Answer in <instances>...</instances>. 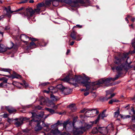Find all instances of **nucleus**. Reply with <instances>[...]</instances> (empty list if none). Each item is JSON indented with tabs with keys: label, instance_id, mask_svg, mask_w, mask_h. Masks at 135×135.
<instances>
[{
	"label": "nucleus",
	"instance_id": "nucleus-1",
	"mask_svg": "<svg viewBox=\"0 0 135 135\" xmlns=\"http://www.w3.org/2000/svg\"><path fill=\"white\" fill-rule=\"evenodd\" d=\"M83 79L86 81H82L83 80V78L81 76H75L74 78H70L69 76H67L65 78H64L62 80L65 81L70 83V81H73L75 82H77L79 83H82L84 84V86H85L86 88L85 91L88 90L90 88V81L89 78L88 76L84 74L83 76Z\"/></svg>",
	"mask_w": 135,
	"mask_h": 135
},
{
	"label": "nucleus",
	"instance_id": "nucleus-2",
	"mask_svg": "<svg viewBox=\"0 0 135 135\" xmlns=\"http://www.w3.org/2000/svg\"><path fill=\"white\" fill-rule=\"evenodd\" d=\"M91 127V125L89 124L85 126H81L78 128H76L74 126L72 132L74 135H79Z\"/></svg>",
	"mask_w": 135,
	"mask_h": 135
},
{
	"label": "nucleus",
	"instance_id": "nucleus-3",
	"mask_svg": "<svg viewBox=\"0 0 135 135\" xmlns=\"http://www.w3.org/2000/svg\"><path fill=\"white\" fill-rule=\"evenodd\" d=\"M32 117L34 118L32 120H31V121L29 122V125L32 126V124H34L35 122H38L36 126L35 127V129L36 131H38L41 130L42 129V127L40 126V119L39 118H37V117L38 116H37L36 113H32Z\"/></svg>",
	"mask_w": 135,
	"mask_h": 135
},
{
	"label": "nucleus",
	"instance_id": "nucleus-4",
	"mask_svg": "<svg viewBox=\"0 0 135 135\" xmlns=\"http://www.w3.org/2000/svg\"><path fill=\"white\" fill-rule=\"evenodd\" d=\"M118 77L117 78H115L114 79L112 78H107L106 79L104 80L103 79H101L98 80V82H96L94 83V86L97 85H99L100 84L104 83L105 84H106L107 83H109L111 80L114 81L117 80Z\"/></svg>",
	"mask_w": 135,
	"mask_h": 135
},
{
	"label": "nucleus",
	"instance_id": "nucleus-5",
	"mask_svg": "<svg viewBox=\"0 0 135 135\" xmlns=\"http://www.w3.org/2000/svg\"><path fill=\"white\" fill-rule=\"evenodd\" d=\"M34 14V12L33 9L30 7L26 8L23 13V15L27 17L28 20H30V17H32Z\"/></svg>",
	"mask_w": 135,
	"mask_h": 135
},
{
	"label": "nucleus",
	"instance_id": "nucleus-6",
	"mask_svg": "<svg viewBox=\"0 0 135 135\" xmlns=\"http://www.w3.org/2000/svg\"><path fill=\"white\" fill-rule=\"evenodd\" d=\"M14 44L13 43L11 42L8 45V47L7 48L5 47L4 45L2 44H0V52H5L7 49H11L13 46Z\"/></svg>",
	"mask_w": 135,
	"mask_h": 135
},
{
	"label": "nucleus",
	"instance_id": "nucleus-7",
	"mask_svg": "<svg viewBox=\"0 0 135 135\" xmlns=\"http://www.w3.org/2000/svg\"><path fill=\"white\" fill-rule=\"evenodd\" d=\"M72 1L75 4L79 3L86 7L89 5L90 3L89 0H73Z\"/></svg>",
	"mask_w": 135,
	"mask_h": 135
},
{
	"label": "nucleus",
	"instance_id": "nucleus-8",
	"mask_svg": "<svg viewBox=\"0 0 135 135\" xmlns=\"http://www.w3.org/2000/svg\"><path fill=\"white\" fill-rule=\"evenodd\" d=\"M26 118H23L22 117L19 119H15L16 120L15 122V124L17 127H18L23 123V121L26 119Z\"/></svg>",
	"mask_w": 135,
	"mask_h": 135
},
{
	"label": "nucleus",
	"instance_id": "nucleus-9",
	"mask_svg": "<svg viewBox=\"0 0 135 135\" xmlns=\"http://www.w3.org/2000/svg\"><path fill=\"white\" fill-rule=\"evenodd\" d=\"M106 111V110H104L102 112L101 114H99L98 116L97 119L95 121V123L96 124L98 121L99 120L100 118H101L103 119L104 118L106 117L107 115L105 114V113Z\"/></svg>",
	"mask_w": 135,
	"mask_h": 135
},
{
	"label": "nucleus",
	"instance_id": "nucleus-10",
	"mask_svg": "<svg viewBox=\"0 0 135 135\" xmlns=\"http://www.w3.org/2000/svg\"><path fill=\"white\" fill-rule=\"evenodd\" d=\"M4 10L6 12V15L9 18H10L11 17V15L10 14L14 12V11H12L11 10V8L10 6H8L7 8L4 7Z\"/></svg>",
	"mask_w": 135,
	"mask_h": 135
},
{
	"label": "nucleus",
	"instance_id": "nucleus-11",
	"mask_svg": "<svg viewBox=\"0 0 135 135\" xmlns=\"http://www.w3.org/2000/svg\"><path fill=\"white\" fill-rule=\"evenodd\" d=\"M11 70L10 69H4V68H1L0 69V75H2L4 76H6L7 77H9V75H7L5 74H4L2 72H7L9 74H10V72L11 71Z\"/></svg>",
	"mask_w": 135,
	"mask_h": 135
},
{
	"label": "nucleus",
	"instance_id": "nucleus-12",
	"mask_svg": "<svg viewBox=\"0 0 135 135\" xmlns=\"http://www.w3.org/2000/svg\"><path fill=\"white\" fill-rule=\"evenodd\" d=\"M4 108L6 109L10 113H12L16 111V110L15 109L12 107L8 106H2L1 107V109L2 110H3Z\"/></svg>",
	"mask_w": 135,
	"mask_h": 135
},
{
	"label": "nucleus",
	"instance_id": "nucleus-13",
	"mask_svg": "<svg viewBox=\"0 0 135 135\" xmlns=\"http://www.w3.org/2000/svg\"><path fill=\"white\" fill-rule=\"evenodd\" d=\"M126 65L124 63L121 64V65H119L116 68V69L117 71H120L123 70H126Z\"/></svg>",
	"mask_w": 135,
	"mask_h": 135
},
{
	"label": "nucleus",
	"instance_id": "nucleus-14",
	"mask_svg": "<svg viewBox=\"0 0 135 135\" xmlns=\"http://www.w3.org/2000/svg\"><path fill=\"white\" fill-rule=\"evenodd\" d=\"M55 88H54L53 86H50L48 88V90H44V92L46 93H48L50 92L52 93H55V91H53V90H55L54 89Z\"/></svg>",
	"mask_w": 135,
	"mask_h": 135
},
{
	"label": "nucleus",
	"instance_id": "nucleus-15",
	"mask_svg": "<svg viewBox=\"0 0 135 135\" xmlns=\"http://www.w3.org/2000/svg\"><path fill=\"white\" fill-rule=\"evenodd\" d=\"M20 38L22 41L24 42L25 41V40L29 39V37L24 34H22L21 35Z\"/></svg>",
	"mask_w": 135,
	"mask_h": 135
},
{
	"label": "nucleus",
	"instance_id": "nucleus-16",
	"mask_svg": "<svg viewBox=\"0 0 135 135\" xmlns=\"http://www.w3.org/2000/svg\"><path fill=\"white\" fill-rule=\"evenodd\" d=\"M69 108L73 112H75L76 110V108L74 104H72L69 105Z\"/></svg>",
	"mask_w": 135,
	"mask_h": 135
},
{
	"label": "nucleus",
	"instance_id": "nucleus-17",
	"mask_svg": "<svg viewBox=\"0 0 135 135\" xmlns=\"http://www.w3.org/2000/svg\"><path fill=\"white\" fill-rule=\"evenodd\" d=\"M61 0H52V2L53 6L57 7L58 6L59 4V2Z\"/></svg>",
	"mask_w": 135,
	"mask_h": 135
},
{
	"label": "nucleus",
	"instance_id": "nucleus-18",
	"mask_svg": "<svg viewBox=\"0 0 135 135\" xmlns=\"http://www.w3.org/2000/svg\"><path fill=\"white\" fill-rule=\"evenodd\" d=\"M121 59L118 57H115V60L114 61V63L117 65H119L121 64Z\"/></svg>",
	"mask_w": 135,
	"mask_h": 135
},
{
	"label": "nucleus",
	"instance_id": "nucleus-19",
	"mask_svg": "<svg viewBox=\"0 0 135 135\" xmlns=\"http://www.w3.org/2000/svg\"><path fill=\"white\" fill-rule=\"evenodd\" d=\"M90 111H91V109H89L86 112L85 115L88 117H93L92 113L90 112Z\"/></svg>",
	"mask_w": 135,
	"mask_h": 135
},
{
	"label": "nucleus",
	"instance_id": "nucleus-20",
	"mask_svg": "<svg viewBox=\"0 0 135 135\" xmlns=\"http://www.w3.org/2000/svg\"><path fill=\"white\" fill-rule=\"evenodd\" d=\"M63 91L65 92V94H69L72 92V90L69 88H64Z\"/></svg>",
	"mask_w": 135,
	"mask_h": 135
},
{
	"label": "nucleus",
	"instance_id": "nucleus-21",
	"mask_svg": "<svg viewBox=\"0 0 135 135\" xmlns=\"http://www.w3.org/2000/svg\"><path fill=\"white\" fill-rule=\"evenodd\" d=\"M101 129H102L101 128H99L98 129H97L96 127L94 128L92 130V133L93 134L97 133L98 131H100Z\"/></svg>",
	"mask_w": 135,
	"mask_h": 135
},
{
	"label": "nucleus",
	"instance_id": "nucleus-22",
	"mask_svg": "<svg viewBox=\"0 0 135 135\" xmlns=\"http://www.w3.org/2000/svg\"><path fill=\"white\" fill-rule=\"evenodd\" d=\"M13 74V75H12L11 76V77L12 79L15 78H21V75L17 74L15 72H14Z\"/></svg>",
	"mask_w": 135,
	"mask_h": 135
},
{
	"label": "nucleus",
	"instance_id": "nucleus-23",
	"mask_svg": "<svg viewBox=\"0 0 135 135\" xmlns=\"http://www.w3.org/2000/svg\"><path fill=\"white\" fill-rule=\"evenodd\" d=\"M41 103L40 104L41 105H44L46 104V101L45 98L43 97H41L40 98Z\"/></svg>",
	"mask_w": 135,
	"mask_h": 135
},
{
	"label": "nucleus",
	"instance_id": "nucleus-24",
	"mask_svg": "<svg viewBox=\"0 0 135 135\" xmlns=\"http://www.w3.org/2000/svg\"><path fill=\"white\" fill-rule=\"evenodd\" d=\"M50 98L51 100L54 101H56L59 99L57 97L55 96L52 94L51 95Z\"/></svg>",
	"mask_w": 135,
	"mask_h": 135
},
{
	"label": "nucleus",
	"instance_id": "nucleus-25",
	"mask_svg": "<svg viewBox=\"0 0 135 135\" xmlns=\"http://www.w3.org/2000/svg\"><path fill=\"white\" fill-rule=\"evenodd\" d=\"M91 111L90 112V113H92V115L96 114H98L99 112L96 109H91Z\"/></svg>",
	"mask_w": 135,
	"mask_h": 135
},
{
	"label": "nucleus",
	"instance_id": "nucleus-26",
	"mask_svg": "<svg viewBox=\"0 0 135 135\" xmlns=\"http://www.w3.org/2000/svg\"><path fill=\"white\" fill-rule=\"evenodd\" d=\"M7 81H4L0 84V88H5L6 86V83Z\"/></svg>",
	"mask_w": 135,
	"mask_h": 135
},
{
	"label": "nucleus",
	"instance_id": "nucleus-27",
	"mask_svg": "<svg viewBox=\"0 0 135 135\" xmlns=\"http://www.w3.org/2000/svg\"><path fill=\"white\" fill-rule=\"evenodd\" d=\"M120 115L121 118L123 119L129 118L131 117V116L129 115H123L120 114Z\"/></svg>",
	"mask_w": 135,
	"mask_h": 135
},
{
	"label": "nucleus",
	"instance_id": "nucleus-28",
	"mask_svg": "<svg viewBox=\"0 0 135 135\" xmlns=\"http://www.w3.org/2000/svg\"><path fill=\"white\" fill-rule=\"evenodd\" d=\"M59 124H61L60 123V122L59 120H58L57 121V122L54 124L53 125H51V127L52 128H56V127H57L58 125H59Z\"/></svg>",
	"mask_w": 135,
	"mask_h": 135
},
{
	"label": "nucleus",
	"instance_id": "nucleus-29",
	"mask_svg": "<svg viewBox=\"0 0 135 135\" xmlns=\"http://www.w3.org/2000/svg\"><path fill=\"white\" fill-rule=\"evenodd\" d=\"M56 88H57V89H59L62 91H63L64 88L63 85L61 84L57 85Z\"/></svg>",
	"mask_w": 135,
	"mask_h": 135
},
{
	"label": "nucleus",
	"instance_id": "nucleus-30",
	"mask_svg": "<svg viewBox=\"0 0 135 135\" xmlns=\"http://www.w3.org/2000/svg\"><path fill=\"white\" fill-rule=\"evenodd\" d=\"M45 5L44 2H42L38 4L37 6V8H40L43 6H45Z\"/></svg>",
	"mask_w": 135,
	"mask_h": 135
},
{
	"label": "nucleus",
	"instance_id": "nucleus-31",
	"mask_svg": "<svg viewBox=\"0 0 135 135\" xmlns=\"http://www.w3.org/2000/svg\"><path fill=\"white\" fill-rule=\"evenodd\" d=\"M52 0H48L46 1L45 7L46 6H49L51 4V2Z\"/></svg>",
	"mask_w": 135,
	"mask_h": 135
},
{
	"label": "nucleus",
	"instance_id": "nucleus-32",
	"mask_svg": "<svg viewBox=\"0 0 135 135\" xmlns=\"http://www.w3.org/2000/svg\"><path fill=\"white\" fill-rule=\"evenodd\" d=\"M41 9L40 8H37L36 9H35L33 10L34 12V14H38L40 12Z\"/></svg>",
	"mask_w": 135,
	"mask_h": 135
},
{
	"label": "nucleus",
	"instance_id": "nucleus-33",
	"mask_svg": "<svg viewBox=\"0 0 135 135\" xmlns=\"http://www.w3.org/2000/svg\"><path fill=\"white\" fill-rule=\"evenodd\" d=\"M42 126H44V127H46V128L45 129L46 131L48 132L49 131L50 129V128L48 126H47L44 123H42Z\"/></svg>",
	"mask_w": 135,
	"mask_h": 135
},
{
	"label": "nucleus",
	"instance_id": "nucleus-34",
	"mask_svg": "<svg viewBox=\"0 0 135 135\" xmlns=\"http://www.w3.org/2000/svg\"><path fill=\"white\" fill-rule=\"evenodd\" d=\"M71 37L74 40H75L76 38V37H77V36H76V35L74 32H73L71 33L70 35Z\"/></svg>",
	"mask_w": 135,
	"mask_h": 135
},
{
	"label": "nucleus",
	"instance_id": "nucleus-35",
	"mask_svg": "<svg viewBox=\"0 0 135 135\" xmlns=\"http://www.w3.org/2000/svg\"><path fill=\"white\" fill-rule=\"evenodd\" d=\"M46 109L48 110V111L51 114H53L55 113L54 110L51 109L46 108Z\"/></svg>",
	"mask_w": 135,
	"mask_h": 135
},
{
	"label": "nucleus",
	"instance_id": "nucleus-36",
	"mask_svg": "<svg viewBox=\"0 0 135 135\" xmlns=\"http://www.w3.org/2000/svg\"><path fill=\"white\" fill-rule=\"evenodd\" d=\"M4 31V28L2 26H0V33L2 35V36H3Z\"/></svg>",
	"mask_w": 135,
	"mask_h": 135
},
{
	"label": "nucleus",
	"instance_id": "nucleus-37",
	"mask_svg": "<svg viewBox=\"0 0 135 135\" xmlns=\"http://www.w3.org/2000/svg\"><path fill=\"white\" fill-rule=\"evenodd\" d=\"M102 129H101L100 131H98L99 132L101 133H104V131H106V129L104 128H102L101 127Z\"/></svg>",
	"mask_w": 135,
	"mask_h": 135
},
{
	"label": "nucleus",
	"instance_id": "nucleus-38",
	"mask_svg": "<svg viewBox=\"0 0 135 135\" xmlns=\"http://www.w3.org/2000/svg\"><path fill=\"white\" fill-rule=\"evenodd\" d=\"M52 103H54L52 101H50L48 103H47V105L48 106L51 107V106H52V105L53 104Z\"/></svg>",
	"mask_w": 135,
	"mask_h": 135
},
{
	"label": "nucleus",
	"instance_id": "nucleus-39",
	"mask_svg": "<svg viewBox=\"0 0 135 135\" xmlns=\"http://www.w3.org/2000/svg\"><path fill=\"white\" fill-rule=\"evenodd\" d=\"M135 38L132 40V46L133 47V48L135 49Z\"/></svg>",
	"mask_w": 135,
	"mask_h": 135
},
{
	"label": "nucleus",
	"instance_id": "nucleus-40",
	"mask_svg": "<svg viewBox=\"0 0 135 135\" xmlns=\"http://www.w3.org/2000/svg\"><path fill=\"white\" fill-rule=\"evenodd\" d=\"M119 113L120 112L119 110V109H118L117 111L115 112L114 113V116L116 117H118V115H119Z\"/></svg>",
	"mask_w": 135,
	"mask_h": 135
},
{
	"label": "nucleus",
	"instance_id": "nucleus-41",
	"mask_svg": "<svg viewBox=\"0 0 135 135\" xmlns=\"http://www.w3.org/2000/svg\"><path fill=\"white\" fill-rule=\"evenodd\" d=\"M52 104H53L52 105V106H51V107L55 109H57V107L59 105V104H58L57 105H55L54 103H52Z\"/></svg>",
	"mask_w": 135,
	"mask_h": 135
},
{
	"label": "nucleus",
	"instance_id": "nucleus-42",
	"mask_svg": "<svg viewBox=\"0 0 135 135\" xmlns=\"http://www.w3.org/2000/svg\"><path fill=\"white\" fill-rule=\"evenodd\" d=\"M57 131L58 130L56 129H55L54 130L52 129L51 131V132L54 134H56L57 133Z\"/></svg>",
	"mask_w": 135,
	"mask_h": 135
},
{
	"label": "nucleus",
	"instance_id": "nucleus-43",
	"mask_svg": "<svg viewBox=\"0 0 135 135\" xmlns=\"http://www.w3.org/2000/svg\"><path fill=\"white\" fill-rule=\"evenodd\" d=\"M68 124V121L65 122L63 123V127L64 128H65V129L66 128V126Z\"/></svg>",
	"mask_w": 135,
	"mask_h": 135
},
{
	"label": "nucleus",
	"instance_id": "nucleus-44",
	"mask_svg": "<svg viewBox=\"0 0 135 135\" xmlns=\"http://www.w3.org/2000/svg\"><path fill=\"white\" fill-rule=\"evenodd\" d=\"M49 82H45L44 83H41V84H40L39 85V86L41 85L42 86H45L47 85V84H49Z\"/></svg>",
	"mask_w": 135,
	"mask_h": 135
},
{
	"label": "nucleus",
	"instance_id": "nucleus-45",
	"mask_svg": "<svg viewBox=\"0 0 135 135\" xmlns=\"http://www.w3.org/2000/svg\"><path fill=\"white\" fill-rule=\"evenodd\" d=\"M30 46H33V47L35 48L36 47V45L33 42H32L30 43Z\"/></svg>",
	"mask_w": 135,
	"mask_h": 135
},
{
	"label": "nucleus",
	"instance_id": "nucleus-46",
	"mask_svg": "<svg viewBox=\"0 0 135 135\" xmlns=\"http://www.w3.org/2000/svg\"><path fill=\"white\" fill-rule=\"evenodd\" d=\"M27 1V0H23L21 1L20 2H19L18 3V4H20L21 3H26Z\"/></svg>",
	"mask_w": 135,
	"mask_h": 135
},
{
	"label": "nucleus",
	"instance_id": "nucleus-47",
	"mask_svg": "<svg viewBox=\"0 0 135 135\" xmlns=\"http://www.w3.org/2000/svg\"><path fill=\"white\" fill-rule=\"evenodd\" d=\"M114 95L115 94H111L110 97H109L107 100L111 98H112L113 97Z\"/></svg>",
	"mask_w": 135,
	"mask_h": 135
},
{
	"label": "nucleus",
	"instance_id": "nucleus-48",
	"mask_svg": "<svg viewBox=\"0 0 135 135\" xmlns=\"http://www.w3.org/2000/svg\"><path fill=\"white\" fill-rule=\"evenodd\" d=\"M13 120V119H9V118H8V119L7 121L9 123L12 122V121Z\"/></svg>",
	"mask_w": 135,
	"mask_h": 135
},
{
	"label": "nucleus",
	"instance_id": "nucleus-49",
	"mask_svg": "<svg viewBox=\"0 0 135 135\" xmlns=\"http://www.w3.org/2000/svg\"><path fill=\"white\" fill-rule=\"evenodd\" d=\"M23 7H22L21 8H19V9H18L17 10L15 11H14V12H18V11H20V10H22L23 9Z\"/></svg>",
	"mask_w": 135,
	"mask_h": 135
},
{
	"label": "nucleus",
	"instance_id": "nucleus-50",
	"mask_svg": "<svg viewBox=\"0 0 135 135\" xmlns=\"http://www.w3.org/2000/svg\"><path fill=\"white\" fill-rule=\"evenodd\" d=\"M10 28V27L9 26H7L6 27L4 28V30H9Z\"/></svg>",
	"mask_w": 135,
	"mask_h": 135
},
{
	"label": "nucleus",
	"instance_id": "nucleus-51",
	"mask_svg": "<svg viewBox=\"0 0 135 135\" xmlns=\"http://www.w3.org/2000/svg\"><path fill=\"white\" fill-rule=\"evenodd\" d=\"M30 39L32 41H36L37 40V39L33 38H31Z\"/></svg>",
	"mask_w": 135,
	"mask_h": 135
},
{
	"label": "nucleus",
	"instance_id": "nucleus-52",
	"mask_svg": "<svg viewBox=\"0 0 135 135\" xmlns=\"http://www.w3.org/2000/svg\"><path fill=\"white\" fill-rule=\"evenodd\" d=\"M8 114L7 113H4L3 115V117L4 118H6L8 117Z\"/></svg>",
	"mask_w": 135,
	"mask_h": 135
},
{
	"label": "nucleus",
	"instance_id": "nucleus-53",
	"mask_svg": "<svg viewBox=\"0 0 135 135\" xmlns=\"http://www.w3.org/2000/svg\"><path fill=\"white\" fill-rule=\"evenodd\" d=\"M131 110L132 112H133V114H135V110H134V108H132L131 109Z\"/></svg>",
	"mask_w": 135,
	"mask_h": 135
},
{
	"label": "nucleus",
	"instance_id": "nucleus-54",
	"mask_svg": "<svg viewBox=\"0 0 135 135\" xmlns=\"http://www.w3.org/2000/svg\"><path fill=\"white\" fill-rule=\"evenodd\" d=\"M44 114V112H42V114H39V117H42L43 116V115Z\"/></svg>",
	"mask_w": 135,
	"mask_h": 135
},
{
	"label": "nucleus",
	"instance_id": "nucleus-55",
	"mask_svg": "<svg viewBox=\"0 0 135 135\" xmlns=\"http://www.w3.org/2000/svg\"><path fill=\"white\" fill-rule=\"evenodd\" d=\"M89 94V92L86 91L84 93V95L85 96H86L87 95H88Z\"/></svg>",
	"mask_w": 135,
	"mask_h": 135
},
{
	"label": "nucleus",
	"instance_id": "nucleus-56",
	"mask_svg": "<svg viewBox=\"0 0 135 135\" xmlns=\"http://www.w3.org/2000/svg\"><path fill=\"white\" fill-rule=\"evenodd\" d=\"M86 109L85 108L83 109V110L80 111V112L81 113H83L86 111Z\"/></svg>",
	"mask_w": 135,
	"mask_h": 135
},
{
	"label": "nucleus",
	"instance_id": "nucleus-57",
	"mask_svg": "<svg viewBox=\"0 0 135 135\" xmlns=\"http://www.w3.org/2000/svg\"><path fill=\"white\" fill-rule=\"evenodd\" d=\"M132 120L133 121H135V115L133 116L132 117Z\"/></svg>",
	"mask_w": 135,
	"mask_h": 135
},
{
	"label": "nucleus",
	"instance_id": "nucleus-58",
	"mask_svg": "<svg viewBox=\"0 0 135 135\" xmlns=\"http://www.w3.org/2000/svg\"><path fill=\"white\" fill-rule=\"evenodd\" d=\"M54 90H53V91H55V93H56L58 91V89L56 88H55L54 89Z\"/></svg>",
	"mask_w": 135,
	"mask_h": 135
},
{
	"label": "nucleus",
	"instance_id": "nucleus-59",
	"mask_svg": "<svg viewBox=\"0 0 135 135\" xmlns=\"http://www.w3.org/2000/svg\"><path fill=\"white\" fill-rule=\"evenodd\" d=\"M113 99H112L111 100H110L109 102V104H112L113 103Z\"/></svg>",
	"mask_w": 135,
	"mask_h": 135
},
{
	"label": "nucleus",
	"instance_id": "nucleus-60",
	"mask_svg": "<svg viewBox=\"0 0 135 135\" xmlns=\"http://www.w3.org/2000/svg\"><path fill=\"white\" fill-rule=\"evenodd\" d=\"M4 16L3 15H2L0 16V20H1L2 19L4 18Z\"/></svg>",
	"mask_w": 135,
	"mask_h": 135
},
{
	"label": "nucleus",
	"instance_id": "nucleus-61",
	"mask_svg": "<svg viewBox=\"0 0 135 135\" xmlns=\"http://www.w3.org/2000/svg\"><path fill=\"white\" fill-rule=\"evenodd\" d=\"M113 102H118L119 101L115 99H112Z\"/></svg>",
	"mask_w": 135,
	"mask_h": 135
},
{
	"label": "nucleus",
	"instance_id": "nucleus-62",
	"mask_svg": "<svg viewBox=\"0 0 135 135\" xmlns=\"http://www.w3.org/2000/svg\"><path fill=\"white\" fill-rule=\"evenodd\" d=\"M59 114L60 115H63L64 114H65V112H59Z\"/></svg>",
	"mask_w": 135,
	"mask_h": 135
},
{
	"label": "nucleus",
	"instance_id": "nucleus-63",
	"mask_svg": "<svg viewBox=\"0 0 135 135\" xmlns=\"http://www.w3.org/2000/svg\"><path fill=\"white\" fill-rule=\"evenodd\" d=\"M74 42L73 41H72L70 44V45L72 46L74 45Z\"/></svg>",
	"mask_w": 135,
	"mask_h": 135
},
{
	"label": "nucleus",
	"instance_id": "nucleus-64",
	"mask_svg": "<svg viewBox=\"0 0 135 135\" xmlns=\"http://www.w3.org/2000/svg\"><path fill=\"white\" fill-rule=\"evenodd\" d=\"M37 108L38 109H41L42 108L41 107H40L39 106H38L37 107Z\"/></svg>",
	"mask_w": 135,
	"mask_h": 135
}]
</instances>
